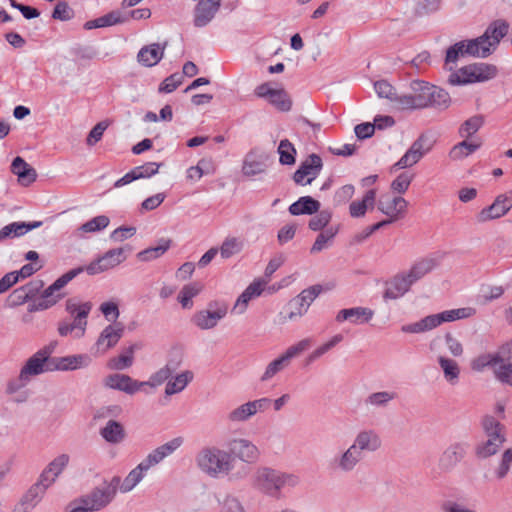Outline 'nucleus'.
Returning a JSON list of instances; mask_svg holds the SVG:
<instances>
[{"mask_svg":"<svg viewBox=\"0 0 512 512\" xmlns=\"http://www.w3.org/2000/svg\"><path fill=\"white\" fill-rule=\"evenodd\" d=\"M300 477L295 473L284 472L271 467H260L254 475V488L265 496L280 500L285 490L295 488Z\"/></svg>","mask_w":512,"mask_h":512,"instance_id":"obj_1","label":"nucleus"},{"mask_svg":"<svg viewBox=\"0 0 512 512\" xmlns=\"http://www.w3.org/2000/svg\"><path fill=\"white\" fill-rule=\"evenodd\" d=\"M55 345L49 344L39 349L29 357L20 370L18 377L11 379L7 384V393L14 394L27 386L34 377L52 372L51 355Z\"/></svg>","mask_w":512,"mask_h":512,"instance_id":"obj_2","label":"nucleus"},{"mask_svg":"<svg viewBox=\"0 0 512 512\" xmlns=\"http://www.w3.org/2000/svg\"><path fill=\"white\" fill-rule=\"evenodd\" d=\"M120 484V477L114 476L109 482L95 487L88 494L75 501V506L71 511L76 512H94L99 511L109 505L114 499Z\"/></svg>","mask_w":512,"mask_h":512,"instance_id":"obj_3","label":"nucleus"},{"mask_svg":"<svg viewBox=\"0 0 512 512\" xmlns=\"http://www.w3.org/2000/svg\"><path fill=\"white\" fill-rule=\"evenodd\" d=\"M475 314L476 309L473 307L445 310L438 314L428 315L415 323L405 324L401 327V331L412 334L423 333L438 327L444 322L470 318Z\"/></svg>","mask_w":512,"mask_h":512,"instance_id":"obj_4","label":"nucleus"},{"mask_svg":"<svg viewBox=\"0 0 512 512\" xmlns=\"http://www.w3.org/2000/svg\"><path fill=\"white\" fill-rule=\"evenodd\" d=\"M199 469L213 478L227 475L232 469V456L229 452L217 447H206L196 456Z\"/></svg>","mask_w":512,"mask_h":512,"instance_id":"obj_5","label":"nucleus"},{"mask_svg":"<svg viewBox=\"0 0 512 512\" xmlns=\"http://www.w3.org/2000/svg\"><path fill=\"white\" fill-rule=\"evenodd\" d=\"M82 272H84L82 267H76L61 275L50 286L43 290L40 297L28 304V312L44 311L57 304L64 297V294L61 293L60 290Z\"/></svg>","mask_w":512,"mask_h":512,"instance_id":"obj_6","label":"nucleus"},{"mask_svg":"<svg viewBox=\"0 0 512 512\" xmlns=\"http://www.w3.org/2000/svg\"><path fill=\"white\" fill-rule=\"evenodd\" d=\"M91 302H79L75 298H69L65 303V310L73 319L72 322L62 320L58 324V333L62 337H66L73 331H77L76 336L81 337L84 335L87 318L92 310Z\"/></svg>","mask_w":512,"mask_h":512,"instance_id":"obj_7","label":"nucleus"},{"mask_svg":"<svg viewBox=\"0 0 512 512\" xmlns=\"http://www.w3.org/2000/svg\"><path fill=\"white\" fill-rule=\"evenodd\" d=\"M482 426L488 439L476 446L475 454L478 458L486 459L498 452L505 442V435L503 425L493 416H485L482 420Z\"/></svg>","mask_w":512,"mask_h":512,"instance_id":"obj_8","label":"nucleus"},{"mask_svg":"<svg viewBox=\"0 0 512 512\" xmlns=\"http://www.w3.org/2000/svg\"><path fill=\"white\" fill-rule=\"evenodd\" d=\"M493 48L487 37L481 35L475 39L459 41L450 46L446 52V63L456 62L460 56L486 58L491 55Z\"/></svg>","mask_w":512,"mask_h":512,"instance_id":"obj_9","label":"nucleus"},{"mask_svg":"<svg viewBox=\"0 0 512 512\" xmlns=\"http://www.w3.org/2000/svg\"><path fill=\"white\" fill-rule=\"evenodd\" d=\"M497 67L487 63H475L462 67L457 73L449 76L452 85L485 82L497 75Z\"/></svg>","mask_w":512,"mask_h":512,"instance_id":"obj_10","label":"nucleus"},{"mask_svg":"<svg viewBox=\"0 0 512 512\" xmlns=\"http://www.w3.org/2000/svg\"><path fill=\"white\" fill-rule=\"evenodd\" d=\"M431 84L425 80H412L409 85L411 93H402L401 97L396 100L398 111L424 110V103H426Z\"/></svg>","mask_w":512,"mask_h":512,"instance_id":"obj_11","label":"nucleus"},{"mask_svg":"<svg viewBox=\"0 0 512 512\" xmlns=\"http://www.w3.org/2000/svg\"><path fill=\"white\" fill-rule=\"evenodd\" d=\"M227 311L228 307L225 303L211 301L207 309L197 311L192 316L191 322L201 330L213 329L226 316Z\"/></svg>","mask_w":512,"mask_h":512,"instance_id":"obj_12","label":"nucleus"},{"mask_svg":"<svg viewBox=\"0 0 512 512\" xmlns=\"http://www.w3.org/2000/svg\"><path fill=\"white\" fill-rule=\"evenodd\" d=\"M323 167L322 159L317 154H311L295 171L293 179L298 185H308L319 175Z\"/></svg>","mask_w":512,"mask_h":512,"instance_id":"obj_13","label":"nucleus"},{"mask_svg":"<svg viewBox=\"0 0 512 512\" xmlns=\"http://www.w3.org/2000/svg\"><path fill=\"white\" fill-rule=\"evenodd\" d=\"M407 206L408 202L401 196H382L378 201V209L389 217L384 220L389 221V224L403 218Z\"/></svg>","mask_w":512,"mask_h":512,"instance_id":"obj_14","label":"nucleus"},{"mask_svg":"<svg viewBox=\"0 0 512 512\" xmlns=\"http://www.w3.org/2000/svg\"><path fill=\"white\" fill-rule=\"evenodd\" d=\"M469 444L467 442H454L442 453L439 459V466L444 471H451L467 455Z\"/></svg>","mask_w":512,"mask_h":512,"instance_id":"obj_15","label":"nucleus"},{"mask_svg":"<svg viewBox=\"0 0 512 512\" xmlns=\"http://www.w3.org/2000/svg\"><path fill=\"white\" fill-rule=\"evenodd\" d=\"M104 384L108 388L133 395L141 390L144 386H147L149 381L141 382L132 379L129 375L115 373L108 375L104 380Z\"/></svg>","mask_w":512,"mask_h":512,"instance_id":"obj_16","label":"nucleus"},{"mask_svg":"<svg viewBox=\"0 0 512 512\" xmlns=\"http://www.w3.org/2000/svg\"><path fill=\"white\" fill-rule=\"evenodd\" d=\"M51 485H48L42 478H38L37 482L33 484L30 489L22 497L21 502L14 508L12 512H31L32 509L41 501L46 490Z\"/></svg>","mask_w":512,"mask_h":512,"instance_id":"obj_17","label":"nucleus"},{"mask_svg":"<svg viewBox=\"0 0 512 512\" xmlns=\"http://www.w3.org/2000/svg\"><path fill=\"white\" fill-rule=\"evenodd\" d=\"M230 454H234L246 463H254L258 460L260 452L256 445L243 438L232 439L228 442Z\"/></svg>","mask_w":512,"mask_h":512,"instance_id":"obj_18","label":"nucleus"},{"mask_svg":"<svg viewBox=\"0 0 512 512\" xmlns=\"http://www.w3.org/2000/svg\"><path fill=\"white\" fill-rule=\"evenodd\" d=\"M220 6L221 0H202L197 2L194 8V26L201 28L208 25L219 11Z\"/></svg>","mask_w":512,"mask_h":512,"instance_id":"obj_19","label":"nucleus"},{"mask_svg":"<svg viewBox=\"0 0 512 512\" xmlns=\"http://www.w3.org/2000/svg\"><path fill=\"white\" fill-rule=\"evenodd\" d=\"M425 141L426 137L424 135L418 137L405 154L394 164L393 168L403 169L418 163L426 152L429 151V148H424Z\"/></svg>","mask_w":512,"mask_h":512,"instance_id":"obj_20","label":"nucleus"},{"mask_svg":"<svg viewBox=\"0 0 512 512\" xmlns=\"http://www.w3.org/2000/svg\"><path fill=\"white\" fill-rule=\"evenodd\" d=\"M452 100L450 94L437 85L431 84V89L427 93L424 109H434L437 111H445L451 106Z\"/></svg>","mask_w":512,"mask_h":512,"instance_id":"obj_21","label":"nucleus"},{"mask_svg":"<svg viewBox=\"0 0 512 512\" xmlns=\"http://www.w3.org/2000/svg\"><path fill=\"white\" fill-rule=\"evenodd\" d=\"M167 46L165 42L163 45L153 43L142 47L137 54V61L145 67H153L157 65L164 57V51Z\"/></svg>","mask_w":512,"mask_h":512,"instance_id":"obj_22","label":"nucleus"},{"mask_svg":"<svg viewBox=\"0 0 512 512\" xmlns=\"http://www.w3.org/2000/svg\"><path fill=\"white\" fill-rule=\"evenodd\" d=\"M414 284L407 273H401L393 277L391 281L387 283V287L384 292L385 299H397L407 293L410 287Z\"/></svg>","mask_w":512,"mask_h":512,"instance_id":"obj_23","label":"nucleus"},{"mask_svg":"<svg viewBox=\"0 0 512 512\" xmlns=\"http://www.w3.org/2000/svg\"><path fill=\"white\" fill-rule=\"evenodd\" d=\"M89 362L90 358L83 354L64 357H53L51 355L52 372L75 370L81 367H86Z\"/></svg>","mask_w":512,"mask_h":512,"instance_id":"obj_24","label":"nucleus"},{"mask_svg":"<svg viewBox=\"0 0 512 512\" xmlns=\"http://www.w3.org/2000/svg\"><path fill=\"white\" fill-rule=\"evenodd\" d=\"M268 280H255L253 281L238 297L232 311L237 314L245 312L250 300L261 295Z\"/></svg>","mask_w":512,"mask_h":512,"instance_id":"obj_25","label":"nucleus"},{"mask_svg":"<svg viewBox=\"0 0 512 512\" xmlns=\"http://www.w3.org/2000/svg\"><path fill=\"white\" fill-rule=\"evenodd\" d=\"M124 334V325L120 322L106 326L101 332L96 345L106 351L114 347Z\"/></svg>","mask_w":512,"mask_h":512,"instance_id":"obj_26","label":"nucleus"},{"mask_svg":"<svg viewBox=\"0 0 512 512\" xmlns=\"http://www.w3.org/2000/svg\"><path fill=\"white\" fill-rule=\"evenodd\" d=\"M511 208L512 199L505 195H499L489 207L480 212L479 217L481 221L496 219L505 215Z\"/></svg>","mask_w":512,"mask_h":512,"instance_id":"obj_27","label":"nucleus"},{"mask_svg":"<svg viewBox=\"0 0 512 512\" xmlns=\"http://www.w3.org/2000/svg\"><path fill=\"white\" fill-rule=\"evenodd\" d=\"M69 461L70 457L68 454L63 453L58 455L46 466L39 477L48 485H52L56 481L57 477L67 467Z\"/></svg>","mask_w":512,"mask_h":512,"instance_id":"obj_28","label":"nucleus"},{"mask_svg":"<svg viewBox=\"0 0 512 512\" xmlns=\"http://www.w3.org/2000/svg\"><path fill=\"white\" fill-rule=\"evenodd\" d=\"M128 21V16L120 10H113L101 17L89 20L84 23L85 30H92L95 28H104L117 24H122Z\"/></svg>","mask_w":512,"mask_h":512,"instance_id":"obj_29","label":"nucleus"},{"mask_svg":"<svg viewBox=\"0 0 512 512\" xmlns=\"http://www.w3.org/2000/svg\"><path fill=\"white\" fill-rule=\"evenodd\" d=\"M42 224V221L12 222L0 230V241L23 236L29 231L41 227Z\"/></svg>","mask_w":512,"mask_h":512,"instance_id":"obj_30","label":"nucleus"},{"mask_svg":"<svg viewBox=\"0 0 512 512\" xmlns=\"http://www.w3.org/2000/svg\"><path fill=\"white\" fill-rule=\"evenodd\" d=\"M381 438L374 430H364L358 433L354 439V449L375 452L381 447Z\"/></svg>","mask_w":512,"mask_h":512,"instance_id":"obj_31","label":"nucleus"},{"mask_svg":"<svg viewBox=\"0 0 512 512\" xmlns=\"http://www.w3.org/2000/svg\"><path fill=\"white\" fill-rule=\"evenodd\" d=\"M100 435L108 443L119 444L125 439L126 432L120 422L110 419L100 429Z\"/></svg>","mask_w":512,"mask_h":512,"instance_id":"obj_32","label":"nucleus"},{"mask_svg":"<svg viewBox=\"0 0 512 512\" xmlns=\"http://www.w3.org/2000/svg\"><path fill=\"white\" fill-rule=\"evenodd\" d=\"M439 265V260L435 257H426L416 261L407 272L411 280L415 283L426 274L431 272Z\"/></svg>","mask_w":512,"mask_h":512,"instance_id":"obj_33","label":"nucleus"},{"mask_svg":"<svg viewBox=\"0 0 512 512\" xmlns=\"http://www.w3.org/2000/svg\"><path fill=\"white\" fill-rule=\"evenodd\" d=\"M320 202L310 196H302L296 202L289 206V212L292 215L313 214L318 212Z\"/></svg>","mask_w":512,"mask_h":512,"instance_id":"obj_34","label":"nucleus"},{"mask_svg":"<svg viewBox=\"0 0 512 512\" xmlns=\"http://www.w3.org/2000/svg\"><path fill=\"white\" fill-rule=\"evenodd\" d=\"M437 362L443 371L444 379L452 386L459 382L460 366L458 363L445 356H439Z\"/></svg>","mask_w":512,"mask_h":512,"instance_id":"obj_35","label":"nucleus"},{"mask_svg":"<svg viewBox=\"0 0 512 512\" xmlns=\"http://www.w3.org/2000/svg\"><path fill=\"white\" fill-rule=\"evenodd\" d=\"M12 172L18 176L19 180L30 184L36 180L37 174L34 168H32L24 159L17 156L12 162Z\"/></svg>","mask_w":512,"mask_h":512,"instance_id":"obj_36","label":"nucleus"},{"mask_svg":"<svg viewBox=\"0 0 512 512\" xmlns=\"http://www.w3.org/2000/svg\"><path fill=\"white\" fill-rule=\"evenodd\" d=\"M203 290V284L200 282H192L182 287L178 294V301L183 309H191L193 307V298Z\"/></svg>","mask_w":512,"mask_h":512,"instance_id":"obj_37","label":"nucleus"},{"mask_svg":"<svg viewBox=\"0 0 512 512\" xmlns=\"http://www.w3.org/2000/svg\"><path fill=\"white\" fill-rule=\"evenodd\" d=\"M508 29L509 25L506 21H496L487 27L483 35L487 37L493 50H495L500 40L506 36Z\"/></svg>","mask_w":512,"mask_h":512,"instance_id":"obj_38","label":"nucleus"},{"mask_svg":"<svg viewBox=\"0 0 512 512\" xmlns=\"http://www.w3.org/2000/svg\"><path fill=\"white\" fill-rule=\"evenodd\" d=\"M374 90L380 98L388 99L393 109L398 111L397 101L401 97L395 87L386 80H378L374 83Z\"/></svg>","mask_w":512,"mask_h":512,"instance_id":"obj_39","label":"nucleus"},{"mask_svg":"<svg viewBox=\"0 0 512 512\" xmlns=\"http://www.w3.org/2000/svg\"><path fill=\"white\" fill-rule=\"evenodd\" d=\"M110 223V220L105 215L96 216L89 221L79 226L76 230L78 237H83L85 233H95L104 230Z\"/></svg>","mask_w":512,"mask_h":512,"instance_id":"obj_40","label":"nucleus"},{"mask_svg":"<svg viewBox=\"0 0 512 512\" xmlns=\"http://www.w3.org/2000/svg\"><path fill=\"white\" fill-rule=\"evenodd\" d=\"M172 241L170 239H160L158 245L155 247H149L140 251L137 254V258L140 261L148 262L162 256L171 246Z\"/></svg>","mask_w":512,"mask_h":512,"instance_id":"obj_41","label":"nucleus"},{"mask_svg":"<svg viewBox=\"0 0 512 512\" xmlns=\"http://www.w3.org/2000/svg\"><path fill=\"white\" fill-rule=\"evenodd\" d=\"M146 472L147 470L144 466L139 463L129 472L123 481L120 480L118 489L123 493L131 491L143 479Z\"/></svg>","mask_w":512,"mask_h":512,"instance_id":"obj_42","label":"nucleus"},{"mask_svg":"<svg viewBox=\"0 0 512 512\" xmlns=\"http://www.w3.org/2000/svg\"><path fill=\"white\" fill-rule=\"evenodd\" d=\"M193 372L187 370L178 374L173 380L168 381L165 394L170 396L181 392L193 380Z\"/></svg>","mask_w":512,"mask_h":512,"instance_id":"obj_43","label":"nucleus"},{"mask_svg":"<svg viewBox=\"0 0 512 512\" xmlns=\"http://www.w3.org/2000/svg\"><path fill=\"white\" fill-rule=\"evenodd\" d=\"M135 348V345H130L125 349L124 353L110 359L108 363L109 368L114 370H124L131 367L134 361Z\"/></svg>","mask_w":512,"mask_h":512,"instance_id":"obj_44","label":"nucleus"},{"mask_svg":"<svg viewBox=\"0 0 512 512\" xmlns=\"http://www.w3.org/2000/svg\"><path fill=\"white\" fill-rule=\"evenodd\" d=\"M484 124V117L482 115H474L465 120L459 127L458 133L462 138H470L476 134Z\"/></svg>","mask_w":512,"mask_h":512,"instance_id":"obj_45","label":"nucleus"},{"mask_svg":"<svg viewBox=\"0 0 512 512\" xmlns=\"http://www.w3.org/2000/svg\"><path fill=\"white\" fill-rule=\"evenodd\" d=\"M501 363L498 351L496 353H484L471 361V369L476 372L483 371L486 367H495Z\"/></svg>","mask_w":512,"mask_h":512,"instance_id":"obj_46","label":"nucleus"},{"mask_svg":"<svg viewBox=\"0 0 512 512\" xmlns=\"http://www.w3.org/2000/svg\"><path fill=\"white\" fill-rule=\"evenodd\" d=\"M338 232L337 228L329 227L323 231H321L318 236L316 237V240L314 244L312 245L310 252L312 254L319 253L322 250L328 248L334 237L336 236Z\"/></svg>","mask_w":512,"mask_h":512,"instance_id":"obj_47","label":"nucleus"},{"mask_svg":"<svg viewBox=\"0 0 512 512\" xmlns=\"http://www.w3.org/2000/svg\"><path fill=\"white\" fill-rule=\"evenodd\" d=\"M264 171L265 164L261 160L257 159V157L252 152L245 156L242 165V173L245 176H255L263 173Z\"/></svg>","mask_w":512,"mask_h":512,"instance_id":"obj_48","label":"nucleus"},{"mask_svg":"<svg viewBox=\"0 0 512 512\" xmlns=\"http://www.w3.org/2000/svg\"><path fill=\"white\" fill-rule=\"evenodd\" d=\"M481 146V143L469 142L467 140H463L457 143L450 151V156L454 159H461L469 156L470 154L477 151Z\"/></svg>","mask_w":512,"mask_h":512,"instance_id":"obj_49","label":"nucleus"},{"mask_svg":"<svg viewBox=\"0 0 512 512\" xmlns=\"http://www.w3.org/2000/svg\"><path fill=\"white\" fill-rule=\"evenodd\" d=\"M278 153L280 155L279 162L282 165H293L295 163L296 149L288 139L280 141Z\"/></svg>","mask_w":512,"mask_h":512,"instance_id":"obj_50","label":"nucleus"},{"mask_svg":"<svg viewBox=\"0 0 512 512\" xmlns=\"http://www.w3.org/2000/svg\"><path fill=\"white\" fill-rule=\"evenodd\" d=\"M376 200V190L369 189L361 201L354 202V217L363 216L368 209H373Z\"/></svg>","mask_w":512,"mask_h":512,"instance_id":"obj_51","label":"nucleus"},{"mask_svg":"<svg viewBox=\"0 0 512 512\" xmlns=\"http://www.w3.org/2000/svg\"><path fill=\"white\" fill-rule=\"evenodd\" d=\"M255 414L256 412L253 409V405L251 401H249L233 409L228 414L227 418L231 422H244Z\"/></svg>","mask_w":512,"mask_h":512,"instance_id":"obj_52","label":"nucleus"},{"mask_svg":"<svg viewBox=\"0 0 512 512\" xmlns=\"http://www.w3.org/2000/svg\"><path fill=\"white\" fill-rule=\"evenodd\" d=\"M268 102L280 111H289L292 101L284 89H275Z\"/></svg>","mask_w":512,"mask_h":512,"instance_id":"obj_53","label":"nucleus"},{"mask_svg":"<svg viewBox=\"0 0 512 512\" xmlns=\"http://www.w3.org/2000/svg\"><path fill=\"white\" fill-rule=\"evenodd\" d=\"M125 250L131 251V247L127 245L125 248L110 249L102 256V260L109 265V269L113 268L126 259Z\"/></svg>","mask_w":512,"mask_h":512,"instance_id":"obj_54","label":"nucleus"},{"mask_svg":"<svg viewBox=\"0 0 512 512\" xmlns=\"http://www.w3.org/2000/svg\"><path fill=\"white\" fill-rule=\"evenodd\" d=\"M344 339V336L342 334H336L334 335L329 341L322 344L318 348H316L307 358L308 363L314 362L316 359L320 358L322 355L327 353L329 350L334 348L336 345H338L340 342H342Z\"/></svg>","mask_w":512,"mask_h":512,"instance_id":"obj_55","label":"nucleus"},{"mask_svg":"<svg viewBox=\"0 0 512 512\" xmlns=\"http://www.w3.org/2000/svg\"><path fill=\"white\" fill-rule=\"evenodd\" d=\"M495 378L501 383L512 386V363L510 361H503L497 366L493 367Z\"/></svg>","mask_w":512,"mask_h":512,"instance_id":"obj_56","label":"nucleus"},{"mask_svg":"<svg viewBox=\"0 0 512 512\" xmlns=\"http://www.w3.org/2000/svg\"><path fill=\"white\" fill-rule=\"evenodd\" d=\"M289 364L285 361V359L280 355L278 358L274 359L273 361H271L263 375L261 376L260 380L265 382V381H268L270 380L271 378H273L277 373L281 372L282 370H284Z\"/></svg>","mask_w":512,"mask_h":512,"instance_id":"obj_57","label":"nucleus"},{"mask_svg":"<svg viewBox=\"0 0 512 512\" xmlns=\"http://www.w3.org/2000/svg\"><path fill=\"white\" fill-rule=\"evenodd\" d=\"M396 398L395 392L390 391H381V392H375L370 394L365 402L367 404H371L376 407H384L386 406L391 400Z\"/></svg>","mask_w":512,"mask_h":512,"instance_id":"obj_58","label":"nucleus"},{"mask_svg":"<svg viewBox=\"0 0 512 512\" xmlns=\"http://www.w3.org/2000/svg\"><path fill=\"white\" fill-rule=\"evenodd\" d=\"M312 344V340L310 338L303 339L298 343L290 346L281 356L285 359V361L290 364V361L307 350Z\"/></svg>","mask_w":512,"mask_h":512,"instance_id":"obj_59","label":"nucleus"},{"mask_svg":"<svg viewBox=\"0 0 512 512\" xmlns=\"http://www.w3.org/2000/svg\"><path fill=\"white\" fill-rule=\"evenodd\" d=\"M177 366L178 363H167L163 368H161L151 376V382H149L148 385L156 386L162 384L172 375V373L176 370Z\"/></svg>","mask_w":512,"mask_h":512,"instance_id":"obj_60","label":"nucleus"},{"mask_svg":"<svg viewBox=\"0 0 512 512\" xmlns=\"http://www.w3.org/2000/svg\"><path fill=\"white\" fill-rule=\"evenodd\" d=\"M243 244L237 238H227L220 247L222 258L227 259L242 250Z\"/></svg>","mask_w":512,"mask_h":512,"instance_id":"obj_61","label":"nucleus"},{"mask_svg":"<svg viewBox=\"0 0 512 512\" xmlns=\"http://www.w3.org/2000/svg\"><path fill=\"white\" fill-rule=\"evenodd\" d=\"M413 177V174L409 172H402L392 181L391 189L399 194L405 193L408 190Z\"/></svg>","mask_w":512,"mask_h":512,"instance_id":"obj_62","label":"nucleus"},{"mask_svg":"<svg viewBox=\"0 0 512 512\" xmlns=\"http://www.w3.org/2000/svg\"><path fill=\"white\" fill-rule=\"evenodd\" d=\"M332 469L349 471L352 468V446L348 448L341 456L334 457L330 463Z\"/></svg>","mask_w":512,"mask_h":512,"instance_id":"obj_63","label":"nucleus"},{"mask_svg":"<svg viewBox=\"0 0 512 512\" xmlns=\"http://www.w3.org/2000/svg\"><path fill=\"white\" fill-rule=\"evenodd\" d=\"M512 464V449H506L501 457L499 466L495 470V475L498 479H503L507 476L510 466Z\"/></svg>","mask_w":512,"mask_h":512,"instance_id":"obj_64","label":"nucleus"}]
</instances>
